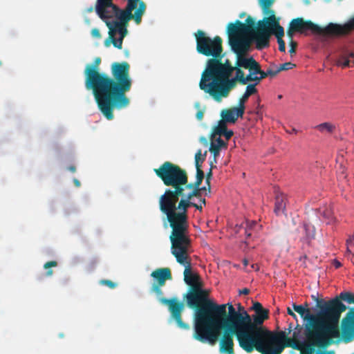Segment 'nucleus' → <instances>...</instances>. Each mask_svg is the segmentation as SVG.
<instances>
[{"instance_id": "11", "label": "nucleus", "mask_w": 354, "mask_h": 354, "mask_svg": "<svg viewBox=\"0 0 354 354\" xmlns=\"http://www.w3.org/2000/svg\"><path fill=\"white\" fill-rule=\"evenodd\" d=\"M171 254L176 261L185 267L184 277L185 283L193 287L194 289L201 286L199 277L191 270L190 254L192 251L191 242H180L171 241Z\"/></svg>"}, {"instance_id": "6", "label": "nucleus", "mask_w": 354, "mask_h": 354, "mask_svg": "<svg viewBox=\"0 0 354 354\" xmlns=\"http://www.w3.org/2000/svg\"><path fill=\"white\" fill-rule=\"evenodd\" d=\"M220 310H217L215 316L209 318L201 317L196 325V332L194 334V337L203 343H208L214 346L218 341V337L221 336L219 342V351L222 353L234 354V340L233 335L236 336L239 346L246 352L250 353L254 350V335L253 333L245 332L239 337V332L237 329H228L226 324L222 322V319L219 314L223 312V307H220Z\"/></svg>"}, {"instance_id": "49", "label": "nucleus", "mask_w": 354, "mask_h": 354, "mask_svg": "<svg viewBox=\"0 0 354 354\" xmlns=\"http://www.w3.org/2000/svg\"><path fill=\"white\" fill-rule=\"evenodd\" d=\"M290 53L292 54V53H295V48L293 46V44L292 43V47L290 49Z\"/></svg>"}, {"instance_id": "40", "label": "nucleus", "mask_w": 354, "mask_h": 354, "mask_svg": "<svg viewBox=\"0 0 354 354\" xmlns=\"http://www.w3.org/2000/svg\"><path fill=\"white\" fill-rule=\"evenodd\" d=\"M57 266V263L55 261H50V262H48L46 263L45 265H44V268H48L49 267H52V266Z\"/></svg>"}, {"instance_id": "50", "label": "nucleus", "mask_w": 354, "mask_h": 354, "mask_svg": "<svg viewBox=\"0 0 354 354\" xmlns=\"http://www.w3.org/2000/svg\"><path fill=\"white\" fill-rule=\"evenodd\" d=\"M243 262V265H244L245 268H246L248 264V261L246 259H244Z\"/></svg>"}, {"instance_id": "55", "label": "nucleus", "mask_w": 354, "mask_h": 354, "mask_svg": "<svg viewBox=\"0 0 354 354\" xmlns=\"http://www.w3.org/2000/svg\"><path fill=\"white\" fill-rule=\"evenodd\" d=\"M292 132H296L295 129L292 130Z\"/></svg>"}, {"instance_id": "21", "label": "nucleus", "mask_w": 354, "mask_h": 354, "mask_svg": "<svg viewBox=\"0 0 354 354\" xmlns=\"http://www.w3.org/2000/svg\"><path fill=\"white\" fill-rule=\"evenodd\" d=\"M342 332L345 337L354 336V312L348 313L342 321Z\"/></svg>"}, {"instance_id": "53", "label": "nucleus", "mask_w": 354, "mask_h": 354, "mask_svg": "<svg viewBox=\"0 0 354 354\" xmlns=\"http://www.w3.org/2000/svg\"><path fill=\"white\" fill-rule=\"evenodd\" d=\"M204 141H205V144L207 145V140L204 139Z\"/></svg>"}, {"instance_id": "1", "label": "nucleus", "mask_w": 354, "mask_h": 354, "mask_svg": "<svg viewBox=\"0 0 354 354\" xmlns=\"http://www.w3.org/2000/svg\"><path fill=\"white\" fill-rule=\"evenodd\" d=\"M294 310L304 320V330L295 331L292 339L287 344L297 348L301 354H313L315 346L326 344L330 339L340 335L339 321L345 307L338 300H331L319 304L315 313L302 305H292Z\"/></svg>"}, {"instance_id": "18", "label": "nucleus", "mask_w": 354, "mask_h": 354, "mask_svg": "<svg viewBox=\"0 0 354 354\" xmlns=\"http://www.w3.org/2000/svg\"><path fill=\"white\" fill-rule=\"evenodd\" d=\"M352 63L354 65V53L347 50L339 52L335 59V64L339 67H350Z\"/></svg>"}, {"instance_id": "43", "label": "nucleus", "mask_w": 354, "mask_h": 354, "mask_svg": "<svg viewBox=\"0 0 354 354\" xmlns=\"http://www.w3.org/2000/svg\"><path fill=\"white\" fill-rule=\"evenodd\" d=\"M333 265L336 268H338L341 266V263L337 260H334Z\"/></svg>"}, {"instance_id": "25", "label": "nucleus", "mask_w": 354, "mask_h": 354, "mask_svg": "<svg viewBox=\"0 0 354 354\" xmlns=\"http://www.w3.org/2000/svg\"><path fill=\"white\" fill-rule=\"evenodd\" d=\"M286 207V197L283 194H277L276 196V202L274 212L279 215L282 214Z\"/></svg>"}, {"instance_id": "9", "label": "nucleus", "mask_w": 354, "mask_h": 354, "mask_svg": "<svg viewBox=\"0 0 354 354\" xmlns=\"http://www.w3.org/2000/svg\"><path fill=\"white\" fill-rule=\"evenodd\" d=\"M220 307L223 308V312L221 314H219L222 319V322H223L224 324H226L227 326L229 327L228 329H237L238 332H239V337L242 338V335L245 332L253 333L256 335H258L256 333L262 332L259 330H252L251 328V317L241 304H237L236 308L230 303L214 305L209 309L210 313L209 318L215 316V312L220 310Z\"/></svg>"}, {"instance_id": "41", "label": "nucleus", "mask_w": 354, "mask_h": 354, "mask_svg": "<svg viewBox=\"0 0 354 354\" xmlns=\"http://www.w3.org/2000/svg\"><path fill=\"white\" fill-rule=\"evenodd\" d=\"M102 283L106 284V285H107V286H110L111 288L115 286V285L111 281H102Z\"/></svg>"}, {"instance_id": "16", "label": "nucleus", "mask_w": 354, "mask_h": 354, "mask_svg": "<svg viewBox=\"0 0 354 354\" xmlns=\"http://www.w3.org/2000/svg\"><path fill=\"white\" fill-rule=\"evenodd\" d=\"M160 301L165 304H167L169 307V310L172 314L173 317L176 319L177 324L179 326L182 328H187V326L185 325L180 317V312L183 308V304H180L177 302L176 299H160Z\"/></svg>"}, {"instance_id": "37", "label": "nucleus", "mask_w": 354, "mask_h": 354, "mask_svg": "<svg viewBox=\"0 0 354 354\" xmlns=\"http://www.w3.org/2000/svg\"><path fill=\"white\" fill-rule=\"evenodd\" d=\"M91 35L93 37L95 38H100V31L97 28H93L92 30H91Z\"/></svg>"}, {"instance_id": "20", "label": "nucleus", "mask_w": 354, "mask_h": 354, "mask_svg": "<svg viewBox=\"0 0 354 354\" xmlns=\"http://www.w3.org/2000/svg\"><path fill=\"white\" fill-rule=\"evenodd\" d=\"M153 279V285L163 286L167 279L171 278V272L168 268H160L151 273Z\"/></svg>"}, {"instance_id": "38", "label": "nucleus", "mask_w": 354, "mask_h": 354, "mask_svg": "<svg viewBox=\"0 0 354 354\" xmlns=\"http://www.w3.org/2000/svg\"><path fill=\"white\" fill-rule=\"evenodd\" d=\"M209 151L214 153V160L216 161L221 150L209 147Z\"/></svg>"}, {"instance_id": "17", "label": "nucleus", "mask_w": 354, "mask_h": 354, "mask_svg": "<svg viewBox=\"0 0 354 354\" xmlns=\"http://www.w3.org/2000/svg\"><path fill=\"white\" fill-rule=\"evenodd\" d=\"M317 28L311 22L304 21L302 19H293L290 24L288 35L292 37V32L306 33L308 30L315 31Z\"/></svg>"}, {"instance_id": "3", "label": "nucleus", "mask_w": 354, "mask_h": 354, "mask_svg": "<svg viewBox=\"0 0 354 354\" xmlns=\"http://www.w3.org/2000/svg\"><path fill=\"white\" fill-rule=\"evenodd\" d=\"M266 75L260 69L259 64L250 68L248 75L245 76L239 68L230 66L228 60L210 59L202 74L199 86L201 90L219 100L227 96L236 81L243 84L249 82L258 84Z\"/></svg>"}, {"instance_id": "31", "label": "nucleus", "mask_w": 354, "mask_h": 354, "mask_svg": "<svg viewBox=\"0 0 354 354\" xmlns=\"http://www.w3.org/2000/svg\"><path fill=\"white\" fill-rule=\"evenodd\" d=\"M250 96V95L249 94H248L246 92H245L244 94L243 95L242 97L239 100V106L240 108H242V109L243 111L245 110V103L248 100V99Z\"/></svg>"}, {"instance_id": "14", "label": "nucleus", "mask_w": 354, "mask_h": 354, "mask_svg": "<svg viewBox=\"0 0 354 354\" xmlns=\"http://www.w3.org/2000/svg\"><path fill=\"white\" fill-rule=\"evenodd\" d=\"M197 41V50L199 53L206 56L217 57L221 52V39L215 37L214 39L206 37L203 32H198L196 34Z\"/></svg>"}, {"instance_id": "30", "label": "nucleus", "mask_w": 354, "mask_h": 354, "mask_svg": "<svg viewBox=\"0 0 354 354\" xmlns=\"http://www.w3.org/2000/svg\"><path fill=\"white\" fill-rule=\"evenodd\" d=\"M257 225V223L255 221H247L245 228L244 229L245 234L249 236H250V233L249 232V230H251L254 225Z\"/></svg>"}, {"instance_id": "45", "label": "nucleus", "mask_w": 354, "mask_h": 354, "mask_svg": "<svg viewBox=\"0 0 354 354\" xmlns=\"http://www.w3.org/2000/svg\"><path fill=\"white\" fill-rule=\"evenodd\" d=\"M349 248L350 247L347 246L346 252V255H353Z\"/></svg>"}, {"instance_id": "35", "label": "nucleus", "mask_w": 354, "mask_h": 354, "mask_svg": "<svg viewBox=\"0 0 354 354\" xmlns=\"http://www.w3.org/2000/svg\"><path fill=\"white\" fill-rule=\"evenodd\" d=\"M257 315L256 317H259L261 319H266L268 317V312L264 310H261L259 312H257Z\"/></svg>"}, {"instance_id": "26", "label": "nucleus", "mask_w": 354, "mask_h": 354, "mask_svg": "<svg viewBox=\"0 0 354 354\" xmlns=\"http://www.w3.org/2000/svg\"><path fill=\"white\" fill-rule=\"evenodd\" d=\"M210 147L221 150V149L226 147V144L214 132L212 136Z\"/></svg>"}, {"instance_id": "28", "label": "nucleus", "mask_w": 354, "mask_h": 354, "mask_svg": "<svg viewBox=\"0 0 354 354\" xmlns=\"http://www.w3.org/2000/svg\"><path fill=\"white\" fill-rule=\"evenodd\" d=\"M317 129L321 132H331L334 127L330 123H322L317 127Z\"/></svg>"}, {"instance_id": "8", "label": "nucleus", "mask_w": 354, "mask_h": 354, "mask_svg": "<svg viewBox=\"0 0 354 354\" xmlns=\"http://www.w3.org/2000/svg\"><path fill=\"white\" fill-rule=\"evenodd\" d=\"M264 319L259 317L251 319V328L263 332L254 335V348L261 354H281L287 344L286 333L283 331H271L262 326Z\"/></svg>"}, {"instance_id": "48", "label": "nucleus", "mask_w": 354, "mask_h": 354, "mask_svg": "<svg viewBox=\"0 0 354 354\" xmlns=\"http://www.w3.org/2000/svg\"><path fill=\"white\" fill-rule=\"evenodd\" d=\"M241 294H248V289H243V290H241L240 292Z\"/></svg>"}, {"instance_id": "13", "label": "nucleus", "mask_w": 354, "mask_h": 354, "mask_svg": "<svg viewBox=\"0 0 354 354\" xmlns=\"http://www.w3.org/2000/svg\"><path fill=\"white\" fill-rule=\"evenodd\" d=\"M156 173L163 180L167 185H171L170 190H176L178 188H185L187 183V178L183 171L177 167L170 163H165Z\"/></svg>"}, {"instance_id": "39", "label": "nucleus", "mask_w": 354, "mask_h": 354, "mask_svg": "<svg viewBox=\"0 0 354 354\" xmlns=\"http://www.w3.org/2000/svg\"><path fill=\"white\" fill-rule=\"evenodd\" d=\"M252 309H254L257 313L261 311L262 309V306L261 304L257 302L253 304Z\"/></svg>"}, {"instance_id": "34", "label": "nucleus", "mask_w": 354, "mask_h": 354, "mask_svg": "<svg viewBox=\"0 0 354 354\" xmlns=\"http://www.w3.org/2000/svg\"><path fill=\"white\" fill-rule=\"evenodd\" d=\"M259 3L263 8L267 9L272 6L273 0H259Z\"/></svg>"}, {"instance_id": "44", "label": "nucleus", "mask_w": 354, "mask_h": 354, "mask_svg": "<svg viewBox=\"0 0 354 354\" xmlns=\"http://www.w3.org/2000/svg\"><path fill=\"white\" fill-rule=\"evenodd\" d=\"M288 313L293 318L296 319V315L292 312V310L290 308H288Z\"/></svg>"}, {"instance_id": "7", "label": "nucleus", "mask_w": 354, "mask_h": 354, "mask_svg": "<svg viewBox=\"0 0 354 354\" xmlns=\"http://www.w3.org/2000/svg\"><path fill=\"white\" fill-rule=\"evenodd\" d=\"M254 24L252 19L248 18L245 24L237 21L228 25L230 43L236 55V64L239 67L250 69L258 64L252 57L247 54L250 43H254L252 31Z\"/></svg>"}, {"instance_id": "54", "label": "nucleus", "mask_w": 354, "mask_h": 354, "mask_svg": "<svg viewBox=\"0 0 354 354\" xmlns=\"http://www.w3.org/2000/svg\"><path fill=\"white\" fill-rule=\"evenodd\" d=\"M292 132H296L295 129L292 130Z\"/></svg>"}, {"instance_id": "46", "label": "nucleus", "mask_w": 354, "mask_h": 354, "mask_svg": "<svg viewBox=\"0 0 354 354\" xmlns=\"http://www.w3.org/2000/svg\"><path fill=\"white\" fill-rule=\"evenodd\" d=\"M317 354H333V353L331 352H327V351H320V352L317 353Z\"/></svg>"}, {"instance_id": "15", "label": "nucleus", "mask_w": 354, "mask_h": 354, "mask_svg": "<svg viewBox=\"0 0 354 354\" xmlns=\"http://www.w3.org/2000/svg\"><path fill=\"white\" fill-rule=\"evenodd\" d=\"M354 29V17L344 25L330 24L325 27L322 32L330 36H340L348 34Z\"/></svg>"}, {"instance_id": "2", "label": "nucleus", "mask_w": 354, "mask_h": 354, "mask_svg": "<svg viewBox=\"0 0 354 354\" xmlns=\"http://www.w3.org/2000/svg\"><path fill=\"white\" fill-rule=\"evenodd\" d=\"M115 79L120 83V87L113 85L112 80L103 74L87 66L86 68V88L93 89L95 98L102 113L107 119L113 118L111 112V103L117 108L126 106L129 100L124 93L129 90L131 81L129 77V66L127 63H114L111 66Z\"/></svg>"}, {"instance_id": "12", "label": "nucleus", "mask_w": 354, "mask_h": 354, "mask_svg": "<svg viewBox=\"0 0 354 354\" xmlns=\"http://www.w3.org/2000/svg\"><path fill=\"white\" fill-rule=\"evenodd\" d=\"M194 292H189L187 295V304L190 306H196L199 308L194 313V333L196 332V325L199 318L205 317L207 319L210 317L209 308L212 306L217 305L213 300L208 298L207 291L203 290L201 286L194 289Z\"/></svg>"}, {"instance_id": "29", "label": "nucleus", "mask_w": 354, "mask_h": 354, "mask_svg": "<svg viewBox=\"0 0 354 354\" xmlns=\"http://www.w3.org/2000/svg\"><path fill=\"white\" fill-rule=\"evenodd\" d=\"M295 66V64L291 62H286L284 64H281L277 66L276 73L282 71H288L289 69H292Z\"/></svg>"}, {"instance_id": "52", "label": "nucleus", "mask_w": 354, "mask_h": 354, "mask_svg": "<svg viewBox=\"0 0 354 354\" xmlns=\"http://www.w3.org/2000/svg\"><path fill=\"white\" fill-rule=\"evenodd\" d=\"M75 183L77 186L80 185V183L77 180H75Z\"/></svg>"}, {"instance_id": "23", "label": "nucleus", "mask_w": 354, "mask_h": 354, "mask_svg": "<svg viewBox=\"0 0 354 354\" xmlns=\"http://www.w3.org/2000/svg\"><path fill=\"white\" fill-rule=\"evenodd\" d=\"M216 136H224L227 140L230 139L233 134V132L227 129L226 124L224 121H220L218 125L214 130Z\"/></svg>"}, {"instance_id": "5", "label": "nucleus", "mask_w": 354, "mask_h": 354, "mask_svg": "<svg viewBox=\"0 0 354 354\" xmlns=\"http://www.w3.org/2000/svg\"><path fill=\"white\" fill-rule=\"evenodd\" d=\"M138 7L134 19L137 24L141 21L145 11V5L140 0H97L95 10L99 17L109 27V39L105 45L109 46L111 42L118 48H122L123 38L127 34L124 24L132 16V10Z\"/></svg>"}, {"instance_id": "19", "label": "nucleus", "mask_w": 354, "mask_h": 354, "mask_svg": "<svg viewBox=\"0 0 354 354\" xmlns=\"http://www.w3.org/2000/svg\"><path fill=\"white\" fill-rule=\"evenodd\" d=\"M244 111L242 108L234 107L222 111L223 120L225 122L234 123L239 117L243 115Z\"/></svg>"}, {"instance_id": "42", "label": "nucleus", "mask_w": 354, "mask_h": 354, "mask_svg": "<svg viewBox=\"0 0 354 354\" xmlns=\"http://www.w3.org/2000/svg\"><path fill=\"white\" fill-rule=\"evenodd\" d=\"M203 117V111H198V113H196V118H197L199 120H202Z\"/></svg>"}, {"instance_id": "27", "label": "nucleus", "mask_w": 354, "mask_h": 354, "mask_svg": "<svg viewBox=\"0 0 354 354\" xmlns=\"http://www.w3.org/2000/svg\"><path fill=\"white\" fill-rule=\"evenodd\" d=\"M320 212L323 217L326 218L327 224H331L335 222V218L333 215V212L330 207H326L324 209H320Z\"/></svg>"}, {"instance_id": "47", "label": "nucleus", "mask_w": 354, "mask_h": 354, "mask_svg": "<svg viewBox=\"0 0 354 354\" xmlns=\"http://www.w3.org/2000/svg\"><path fill=\"white\" fill-rule=\"evenodd\" d=\"M100 62H101V60L100 58H96L95 60V63L96 66H98L100 64Z\"/></svg>"}, {"instance_id": "10", "label": "nucleus", "mask_w": 354, "mask_h": 354, "mask_svg": "<svg viewBox=\"0 0 354 354\" xmlns=\"http://www.w3.org/2000/svg\"><path fill=\"white\" fill-rule=\"evenodd\" d=\"M252 31L254 44L258 49H262L268 46L270 37L274 35L277 38L279 50L285 51V43L282 39L284 35L283 28L279 26L274 15L272 14L259 21L258 26L256 28L252 27Z\"/></svg>"}, {"instance_id": "33", "label": "nucleus", "mask_w": 354, "mask_h": 354, "mask_svg": "<svg viewBox=\"0 0 354 354\" xmlns=\"http://www.w3.org/2000/svg\"><path fill=\"white\" fill-rule=\"evenodd\" d=\"M255 84H250L247 86L245 92L249 94L250 95H252L253 94H255L257 92V90L256 88Z\"/></svg>"}, {"instance_id": "32", "label": "nucleus", "mask_w": 354, "mask_h": 354, "mask_svg": "<svg viewBox=\"0 0 354 354\" xmlns=\"http://www.w3.org/2000/svg\"><path fill=\"white\" fill-rule=\"evenodd\" d=\"M342 299L349 303L354 302L353 296L348 292H342L340 295Z\"/></svg>"}, {"instance_id": "24", "label": "nucleus", "mask_w": 354, "mask_h": 354, "mask_svg": "<svg viewBox=\"0 0 354 354\" xmlns=\"http://www.w3.org/2000/svg\"><path fill=\"white\" fill-rule=\"evenodd\" d=\"M207 156V151H202L201 149L198 150L195 155V165L197 169L198 175L203 176V173L201 169L203 162L205 161Z\"/></svg>"}, {"instance_id": "36", "label": "nucleus", "mask_w": 354, "mask_h": 354, "mask_svg": "<svg viewBox=\"0 0 354 354\" xmlns=\"http://www.w3.org/2000/svg\"><path fill=\"white\" fill-rule=\"evenodd\" d=\"M346 246L351 247L354 245V234L350 235L348 238L347 239L346 241Z\"/></svg>"}, {"instance_id": "22", "label": "nucleus", "mask_w": 354, "mask_h": 354, "mask_svg": "<svg viewBox=\"0 0 354 354\" xmlns=\"http://www.w3.org/2000/svg\"><path fill=\"white\" fill-rule=\"evenodd\" d=\"M300 231L302 234L300 239L306 243H309L315 237V229L314 227L310 225L304 224L300 227Z\"/></svg>"}, {"instance_id": "4", "label": "nucleus", "mask_w": 354, "mask_h": 354, "mask_svg": "<svg viewBox=\"0 0 354 354\" xmlns=\"http://www.w3.org/2000/svg\"><path fill=\"white\" fill-rule=\"evenodd\" d=\"M201 189L187 185L176 190L167 189L160 197V209L166 214L173 230L171 241L191 242L188 231L187 209L195 207L200 211L205 204Z\"/></svg>"}, {"instance_id": "51", "label": "nucleus", "mask_w": 354, "mask_h": 354, "mask_svg": "<svg viewBox=\"0 0 354 354\" xmlns=\"http://www.w3.org/2000/svg\"><path fill=\"white\" fill-rule=\"evenodd\" d=\"M251 268H252V269H254V270H257V269H258L257 266V265H254V264L251 265Z\"/></svg>"}]
</instances>
